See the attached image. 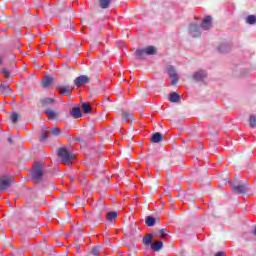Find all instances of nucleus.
<instances>
[{"instance_id":"obj_36","label":"nucleus","mask_w":256,"mask_h":256,"mask_svg":"<svg viewBox=\"0 0 256 256\" xmlns=\"http://www.w3.org/2000/svg\"><path fill=\"white\" fill-rule=\"evenodd\" d=\"M219 53H226L227 52V46L226 45H221L218 47Z\"/></svg>"},{"instance_id":"obj_43","label":"nucleus","mask_w":256,"mask_h":256,"mask_svg":"<svg viewBox=\"0 0 256 256\" xmlns=\"http://www.w3.org/2000/svg\"><path fill=\"white\" fill-rule=\"evenodd\" d=\"M157 187V185L154 186V191H155V188Z\"/></svg>"},{"instance_id":"obj_32","label":"nucleus","mask_w":256,"mask_h":256,"mask_svg":"<svg viewBox=\"0 0 256 256\" xmlns=\"http://www.w3.org/2000/svg\"><path fill=\"white\" fill-rule=\"evenodd\" d=\"M100 247L96 246L90 250V255L99 256Z\"/></svg>"},{"instance_id":"obj_15","label":"nucleus","mask_w":256,"mask_h":256,"mask_svg":"<svg viewBox=\"0 0 256 256\" xmlns=\"http://www.w3.org/2000/svg\"><path fill=\"white\" fill-rule=\"evenodd\" d=\"M55 104V98H43L40 100L41 107H49Z\"/></svg>"},{"instance_id":"obj_34","label":"nucleus","mask_w":256,"mask_h":256,"mask_svg":"<svg viewBox=\"0 0 256 256\" xmlns=\"http://www.w3.org/2000/svg\"><path fill=\"white\" fill-rule=\"evenodd\" d=\"M71 25H72L71 20H66L63 24V28L64 29H71Z\"/></svg>"},{"instance_id":"obj_42","label":"nucleus","mask_w":256,"mask_h":256,"mask_svg":"<svg viewBox=\"0 0 256 256\" xmlns=\"http://www.w3.org/2000/svg\"><path fill=\"white\" fill-rule=\"evenodd\" d=\"M151 191H153V186L150 187Z\"/></svg>"},{"instance_id":"obj_3","label":"nucleus","mask_w":256,"mask_h":256,"mask_svg":"<svg viewBox=\"0 0 256 256\" xmlns=\"http://www.w3.org/2000/svg\"><path fill=\"white\" fill-rule=\"evenodd\" d=\"M135 55L138 57V59H145V55H157V49L155 46L139 48L136 50Z\"/></svg>"},{"instance_id":"obj_16","label":"nucleus","mask_w":256,"mask_h":256,"mask_svg":"<svg viewBox=\"0 0 256 256\" xmlns=\"http://www.w3.org/2000/svg\"><path fill=\"white\" fill-rule=\"evenodd\" d=\"M151 143H161L163 141V134L161 132H156L151 137Z\"/></svg>"},{"instance_id":"obj_14","label":"nucleus","mask_w":256,"mask_h":256,"mask_svg":"<svg viewBox=\"0 0 256 256\" xmlns=\"http://www.w3.org/2000/svg\"><path fill=\"white\" fill-rule=\"evenodd\" d=\"M52 84L53 78L51 76H46L41 82V87H43V89H49Z\"/></svg>"},{"instance_id":"obj_33","label":"nucleus","mask_w":256,"mask_h":256,"mask_svg":"<svg viewBox=\"0 0 256 256\" xmlns=\"http://www.w3.org/2000/svg\"><path fill=\"white\" fill-rule=\"evenodd\" d=\"M59 13H65L71 11V7L61 6L58 8Z\"/></svg>"},{"instance_id":"obj_41","label":"nucleus","mask_w":256,"mask_h":256,"mask_svg":"<svg viewBox=\"0 0 256 256\" xmlns=\"http://www.w3.org/2000/svg\"><path fill=\"white\" fill-rule=\"evenodd\" d=\"M75 141H81V138L80 137H76Z\"/></svg>"},{"instance_id":"obj_6","label":"nucleus","mask_w":256,"mask_h":256,"mask_svg":"<svg viewBox=\"0 0 256 256\" xmlns=\"http://www.w3.org/2000/svg\"><path fill=\"white\" fill-rule=\"evenodd\" d=\"M91 82V78L87 75H81L74 80V84L76 87H83V85H87V83Z\"/></svg>"},{"instance_id":"obj_19","label":"nucleus","mask_w":256,"mask_h":256,"mask_svg":"<svg viewBox=\"0 0 256 256\" xmlns=\"http://www.w3.org/2000/svg\"><path fill=\"white\" fill-rule=\"evenodd\" d=\"M152 251L159 252L163 249V242L162 241H156L151 244Z\"/></svg>"},{"instance_id":"obj_1","label":"nucleus","mask_w":256,"mask_h":256,"mask_svg":"<svg viewBox=\"0 0 256 256\" xmlns=\"http://www.w3.org/2000/svg\"><path fill=\"white\" fill-rule=\"evenodd\" d=\"M58 157L64 165H71L75 161V154L67 146L58 149Z\"/></svg>"},{"instance_id":"obj_5","label":"nucleus","mask_w":256,"mask_h":256,"mask_svg":"<svg viewBox=\"0 0 256 256\" xmlns=\"http://www.w3.org/2000/svg\"><path fill=\"white\" fill-rule=\"evenodd\" d=\"M232 191L236 193V195H245L247 193V185L234 182L232 184Z\"/></svg>"},{"instance_id":"obj_27","label":"nucleus","mask_w":256,"mask_h":256,"mask_svg":"<svg viewBox=\"0 0 256 256\" xmlns=\"http://www.w3.org/2000/svg\"><path fill=\"white\" fill-rule=\"evenodd\" d=\"M82 111L86 114L91 113V104L87 102L82 103Z\"/></svg>"},{"instance_id":"obj_4","label":"nucleus","mask_w":256,"mask_h":256,"mask_svg":"<svg viewBox=\"0 0 256 256\" xmlns=\"http://www.w3.org/2000/svg\"><path fill=\"white\" fill-rule=\"evenodd\" d=\"M10 185H13V177H0V193H3V191H7Z\"/></svg>"},{"instance_id":"obj_22","label":"nucleus","mask_w":256,"mask_h":256,"mask_svg":"<svg viewBox=\"0 0 256 256\" xmlns=\"http://www.w3.org/2000/svg\"><path fill=\"white\" fill-rule=\"evenodd\" d=\"M44 113L47 115L48 119H57V112L55 110H52L50 108H47Z\"/></svg>"},{"instance_id":"obj_23","label":"nucleus","mask_w":256,"mask_h":256,"mask_svg":"<svg viewBox=\"0 0 256 256\" xmlns=\"http://www.w3.org/2000/svg\"><path fill=\"white\" fill-rule=\"evenodd\" d=\"M111 5V0H99V7L101 9H109Z\"/></svg>"},{"instance_id":"obj_7","label":"nucleus","mask_w":256,"mask_h":256,"mask_svg":"<svg viewBox=\"0 0 256 256\" xmlns=\"http://www.w3.org/2000/svg\"><path fill=\"white\" fill-rule=\"evenodd\" d=\"M168 75L172 79V85H177L179 83V78H177V73L175 72V67H167Z\"/></svg>"},{"instance_id":"obj_13","label":"nucleus","mask_w":256,"mask_h":256,"mask_svg":"<svg viewBox=\"0 0 256 256\" xmlns=\"http://www.w3.org/2000/svg\"><path fill=\"white\" fill-rule=\"evenodd\" d=\"M70 115L74 118V119H81V117H83V114L81 113V108L80 107H73L70 110Z\"/></svg>"},{"instance_id":"obj_21","label":"nucleus","mask_w":256,"mask_h":256,"mask_svg":"<svg viewBox=\"0 0 256 256\" xmlns=\"http://www.w3.org/2000/svg\"><path fill=\"white\" fill-rule=\"evenodd\" d=\"M119 217V214L116 211H111L106 214L107 221L113 222Z\"/></svg>"},{"instance_id":"obj_35","label":"nucleus","mask_w":256,"mask_h":256,"mask_svg":"<svg viewBox=\"0 0 256 256\" xmlns=\"http://www.w3.org/2000/svg\"><path fill=\"white\" fill-rule=\"evenodd\" d=\"M2 75H4L6 77V79H10L11 78V73L7 69H3L2 70Z\"/></svg>"},{"instance_id":"obj_25","label":"nucleus","mask_w":256,"mask_h":256,"mask_svg":"<svg viewBox=\"0 0 256 256\" xmlns=\"http://www.w3.org/2000/svg\"><path fill=\"white\" fill-rule=\"evenodd\" d=\"M28 227H31L32 229H34V233H39V227H37V222L34 220H29L27 222Z\"/></svg>"},{"instance_id":"obj_37","label":"nucleus","mask_w":256,"mask_h":256,"mask_svg":"<svg viewBox=\"0 0 256 256\" xmlns=\"http://www.w3.org/2000/svg\"><path fill=\"white\" fill-rule=\"evenodd\" d=\"M47 139H48L47 134L42 133V134H41V136H40V141H41V142H43V141H47Z\"/></svg>"},{"instance_id":"obj_8","label":"nucleus","mask_w":256,"mask_h":256,"mask_svg":"<svg viewBox=\"0 0 256 256\" xmlns=\"http://www.w3.org/2000/svg\"><path fill=\"white\" fill-rule=\"evenodd\" d=\"M192 77L194 81H196L197 83L199 82L203 83L205 79H207V72L200 70L198 72H195Z\"/></svg>"},{"instance_id":"obj_18","label":"nucleus","mask_w":256,"mask_h":256,"mask_svg":"<svg viewBox=\"0 0 256 256\" xmlns=\"http://www.w3.org/2000/svg\"><path fill=\"white\" fill-rule=\"evenodd\" d=\"M169 101L171 103H179L181 101V95H179L177 92H173L169 95Z\"/></svg>"},{"instance_id":"obj_2","label":"nucleus","mask_w":256,"mask_h":256,"mask_svg":"<svg viewBox=\"0 0 256 256\" xmlns=\"http://www.w3.org/2000/svg\"><path fill=\"white\" fill-rule=\"evenodd\" d=\"M31 178L33 183H36L39 185V183H43L45 181V171L43 170V166L40 163H37L32 172H31Z\"/></svg>"},{"instance_id":"obj_11","label":"nucleus","mask_w":256,"mask_h":256,"mask_svg":"<svg viewBox=\"0 0 256 256\" xmlns=\"http://www.w3.org/2000/svg\"><path fill=\"white\" fill-rule=\"evenodd\" d=\"M213 21V18L211 16H206L201 24V27L204 29V31H208V29L211 28V23Z\"/></svg>"},{"instance_id":"obj_31","label":"nucleus","mask_w":256,"mask_h":256,"mask_svg":"<svg viewBox=\"0 0 256 256\" xmlns=\"http://www.w3.org/2000/svg\"><path fill=\"white\" fill-rule=\"evenodd\" d=\"M250 127L255 128L256 127V117L255 115L251 114L249 118Z\"/></svg>"},{"instance_id":"obj_28","label":"nucleus","mask_w":256,"mask_h":256,"mask_svg":"<svg viewBox=\"0 0 256 256\" xmlns=\"http://www.w3.org/2000/svg\"><path fill=\"white\" fill-rule=\"evenodd\" d=\"M167 235H169V230H167L166 228H162L159 230V237L161 239H165V237H167Z\"/></svg>"},{"instance_id":"obj_9","label":"nucleus","mask_w":256,"mask_h":256,"mask_svg":"<svg viewBox=\"0 0 256 256\" xmlns=\"http://www.w3.org/2000/svg\"><path fill=\"white\" fill-rule=\"evenodd\" d=\"M57 91H59V93H61V95H71V92L73 91V88H71L70 86H63V85H59L56 87Z\"/></svg>"},{"instance_id":"obj_26","label":"nucleus","mask_w":256,"mask_h":256,"mask_svg":"<svg viewBox=\"0 0 256 256\" xmlns=\"http://www.w3.org/2000/svg\"><path fill=\"white\" fill-rule=\"evenodd\" d=\"M50 137L53 138V137H57L59 135H61V129L57 128V127H54L52 128L50 131Z\"/></svg>"},{"instance_id":"obj_40","label":"nucleus","mask_w":256,"mask_h":256,"mask_svg":"<svg viewBox=\"0 0 256 256\" xmlns=\"http://www.w3.org/2000/svg\"><path fill=\"white\" fill-rule=\"evenodd\" d=\"M8 143H13V139L12 138H8Z\"/></svg>"},{"instance_id":"obj_38","label":"nucleus","mask_w":256,"mask_h":256,"mask_svg":"<svg viewBox=\"0 0 256 256\" xmlns=\"http://www.w3.org/2000/svg\"><path fill=\"white\" fill-rule=\"evenodd\" d=\"M215 256H227L225 252H218L215 254Z\"/></svg>"},{"instance_id":"obj_39","label":"nucleus","mask_w":256,"mask_h":256,"mask_svg":"<svg viewBox=\"0 0 256 256\" xmlns=\"http://www.w3.org/2000/svg\"><path fill=\"white\" fill-rule=\"evenodd\" d=\"M190 197H191L190 194H186V195L184 196V199H186V201H189Z\"/></svg>"},{"instance_id":"obj_10","label":"nucleus","mask_w":256,"mask_h":256,"mask_svg":"<svg viewBox=\"0 0 256 256\" xmlns=\"http://www.w3.org/2000/svg\"><path fill=\"white\" fill-rule=\"evenodd\" d=\"M190 35L192 37H201V31H199V25L197 24H190Z\"/></svg>"},{"instance_id":"obj_24","label":"nucleus","mask_w":256,"mask_h":256,"mask_svg":"<svg viewBox=\"0 0 256 256\" xmlns=\"http://www.w3.org/2000/svg\"><path fill=\"white\" fill-rule=\"evenodd\" d=\"M122 119L124 121H133V113L127 111L122 112Z\"/></svg>"},{"instance_id":"obj_12","label":"nucleus","mask_w":256,"mask_h":256,"mask_svg":"<svg viewBox=\"0 0 256 256\" xmlns=\"http://www.w3.org/2000/svg\"><path fill=\"white\" fill-rule=\"evenodd\" d=\"M12 92L13 90H11V87H9L8 84H6L5 82L1 83L0 93H2V95H11Z\"/></svg>"},{"instance_id":"obj_30","label":"nucleus","mask_w":256,"mask_h":256,"mask_svg":"<svg viewBox=\"0 0 256 256\" xmlns=\"http://www.w3.org/2000/svg\"><path fill=\"white\" fill-rule=\"evenodd\" d=\"M10 119L12 121V123H17L19 121V114L17 112H12L10 114Z\"/></svg>"},{"instance_id":"obj_20","label":"nucleus","mask_w":256,"mask_h":256,"mask_svg":"<svg viewBox=\"0 0 256 256\" xmlns=\"http://www.w3.org/2000/svg\"><path fill=\"white\" fill-rule=\"evenodd\" d=\"M152 243H153V234H148L143 237V245H145V247H149V245H152Z\"/></svg>"},{"instance_id":"obj_29","label":"nucleus","mask_w":256,"mask_h":256,"mask_svg":"<svg viewBox=\"0 0 256 256\" xmlns=\"http://www.w3.org/2000/svg\"><path fill=\"white\" fill-rule=\"evenodd\" d=\"M246 23H248L249 25H255V23H256V17H255V15H249V16L246 18Z\"/></svg>"},{"instance_id":"obj_17","label":"nucleus","mask_w":256,"mask_h":256,"mask_svg":"<svg viewBox=\"0 0 256 256\" xmlns=\"http://www.w3.org/2000/svg\"><path fill=\"white\" fill-rule=\"evenodd\" d=\"M145 223H146L147 227H155V224L159 223V219L156 220L155 217L148 216L145 219Z\"/></svg>"}]
</instances>
